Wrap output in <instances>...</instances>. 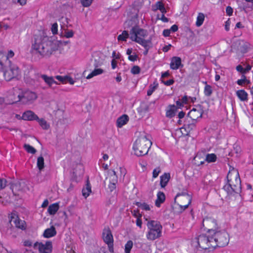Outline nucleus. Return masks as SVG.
Wrapping results in <instances>:
<instances>
[{"mask_svg": "<svg viewBox=\"0 0 253 253\" xmlns=\"http://www.w3.org/2000/svg\"><path fill=\"white\" fill-rule=\"evenodd\" d=\"M91 192V185L88 180H87L85 187L83 188L82 190L83 196L86 198L90 194Z\"/></svg>", "mask_w": 253, "mask_h": 253, "instance_id": "obj_28", "label": "nucleus"}, {"mask_svg": "<svg viewBox=\"0 0 253 253\" xmlns=\"http://www.w3.org/2000/svg\"><path fill=\"white\" fill-rule=\"evenodd\" d=\"M19 74V71L18 67L15 65L10 64L4 72V77L6 81H9L17 77Z\"/></svg>", "mask_w": 253, "mask_h": 253, "instance_id": "obj_10", "label": "nucleus"}, {"mask_svg": "<svg viewBox=\"0 0 253 253\" xmlns=\"http://www.w3.org/2000/svg\"><path fill=\"white\" fill-rule=\"evenodd\" d=\"M37 167L40 171L42 170L44 168V159L42 156L38 158L37 159Z\"/></svg>", "mask_w": 253, "mask_h": 253, "instance_id": "obj_33", "label": "nucleus"}, {"mask_svg": "<svg viewBox=\"0 0 253 253\" xmlns=\"http://www.w3.org/2000/svg\"><path fill=\"white\" fill-rule=\"evenodd\" d=\"M63 34L64 37H66V38H70L73 37L74 32L72 30H65Z\"/></svg>", "mask_w": 253, "mask_h": 253, "instance_id": "obj_44", "label": "nucleus"}, {"mask_svg": "<svg viewBox=\"0 0 253 253\" xmlns=\"http://www.w3.org/2000/svg\"><path fill=\"white\" fill-rule=\"evenodd\" d=\"M243 77H244V79H243L239 80L237 81V84L239 85H242L243 83H244L246 82H247L248 83H249V81H248L247 80H246L245 76H243Z\"/></svg>", "mask_w": 253, "mask_h": 253, "instance_id": "obj_54", "label": "nucleus"}, {"mask_svg": "<svg viewBox=\"0 0 253 253\" xmlns=\"http://www.w3.org/2000/svg\"><path fill=\"white\" fill-rule=\"evenodd\" d=\"M132 215L137 218H140L141 217V214L140 213L138 210H133L132 211Z\"/></svg>", "mask_w": 253, "mask_h": 253, "instance_id": "obj_51", "label": "nucleus"}, {"mask_svg": "<svg viewBox=\"0 0 253 253\" xmlns=\"http://www.w3.org/2000/svg\"><path fill=\"white\" fill-rule=\"evenodd\" d=\"M110 184L109 185V188L111 191H112L116 188V184L118 182V177L116 175V172L112 170V173L109 177Z\"/></svg>", "mask_w": 253, "mask_h": 253, "instance_id": "obj_15", "label": "nucleus"}, {"mask_svg": "<svg viewBox=\"0 0 253 253\" xmlns=\"http://www.w3.org/2000/svg\"><path fill=\"white\" fill-rule=\"evenodd\" d=\"M14 90L15 93L18 94L17 100L14 101L15 103L20 102L23 104H30L37 98L36 93L32 91H22L19 88H16Z\"/></svg>", "mask_w": 253, "mask_h": 253, "instance_id": "obj_6", "label": "nucleus"}, {"mask_svg": "<svg viewBox=\"0 0 253 253\" xmlns=\"http://www.w3.org/2000/svg\"><path fill=\"white\" fill-rule=\"evenodd\" d=\"M133 246V242L131 240H129L127 242L126 244L125 245V253H130L131 249H132Z\"/></svg>", "mask_w": 253, "mask_h": 253, "instance_id": "obj_41", "label": "nucleus"}, {"mask_svg": "<svg viewBox=\"0 0 253 253\" xmlns=\"http://www.w3.org/2000/svg\"><path fill=\"white\" fill-rule=\"evenodd\" d=\"M140 69L137 66H134L131 69V72L133 74H137L140 73Z\"/></svg>", "mask_w": 253, "mask_h": 253, "instance_id": "obj_48", "label": "nucleus"}, {"mask_svg": "<svg viewBox=\"0 0 253 253\" xmlns=\"http://www.w3.org/2000/svg\"><path fill=\"white\" fill-rule=\"evenodd\" d=\"M161 172V169L160 168H157L153 170V178H156L160 172Z\"/></svg>", "mask_w": 253, "mask_h": 253, "instance_id": "obj_49", "label": "nucleus"}, {"mask_svg": "<svg viewBox=\"0 0 253 253\" xmlns=\"http://www.w3.org/2000/svg\"><path fill=\"white\" fill-rule=\"evenodd\" d=\"M152 145L151 141L145 134H141L136 140L133 147L134 154L137 156L147 154Z\"/></svg>", "mask_w": 253, "mask_h": 253, "instance_id": "obj_3", "label": "nucleus"}, {"mask_svg": "<svg viewBox=\"0 0 253 253\" xmlns=\"http://www.w3.org/2000/svg\"><path fill=\"white\" fill-rule=\"evenodd\" d=\"M40 74L36 72H30L24 76L26 82L32 85L39 82Z\"/></svg>", "mask_w": 253, "mask_h": 253, "instance_id": "obj_13", "label": "nucleus"}, {"mask_svg": "<svg viewBox=\"0 0 253 253\" xmlns=\"http://www.w3.org/2000/svg\"><path fill=\"white\" fill-rule=\"evenodd\" d=\"M104 241L109 244L113 243V238L111 231L109 229L104 230L103 232Z\"/></svg>", "mask_w": 253, "mask_h": 253, "instance_id": "obj_18", "label": "nucleus"}, {"mask_svg": "<svg viewBox=\"0 0 253 253\" xmlns=\"http://www.w3.org/2000/svg\"><path fill=\"white\" fill-rule=\"evenodd\" d=\"M104 72V70L101 68H94V69L86 77V79H90L92 78L102 74Z\"/></svg>", "mask_w": 253, "mask_h": 253, "instance_id": "obj_24", "label": "nucleus"}, {"mask_svg": "<svg viewBox=\"0 0 253 253\" xmlns=\"http://www.w3.org/2000/svg\"><path fill=\"white\" fill-rule=\"evenodd\" d=\"M59 208L58 203H54L50 205L48 208V212L51 215H54L57 211Z\"/></svg>", "mask_w": 253, "mask_h": 253, "instance_id": "obj_29", "label": "nucleus"}, {"mask_svg": "<svg viewBox=\"0 0 253 253\" xmlns=\"http://www.w3.org/2000/svg\"><path fill=\"white\" fill-rule=\"evenodd\" d=\"M145 220L147 221V226L148 230L146 235L147 239L153 241L160 238L163 228L160 222L157 220H148L147 218Z\"/></svg>", "mask_w": 253, "mask_h": 253, "instance_id": "obj_4", "label": "nucleus"}, {"mask_svg": "<svg viewBox=\"0 0 253 253\" xmlns=\"http://www.w3.org/2000/svg\"><path fill=\"white\" fill-rule=\"evenodd\" d=\"M93 0H81V3L84 7H88L91 5Z\"/></svg>", "mask_w": 253, "mask_h": 253, "instance_id": "obj_45", "label": "nucleus"}, {"mask_svg": "<svg viewBox=\"0 0 253 253\" xmlns=\"http://www.w3.org/2000/svg\"><path fill=\"white\" fill-rule=\"evenodd\" d=\"M212 234L201 235L197 239V242L200 248L206 250L210 248H214L217 247L215 241H213Z\"/></svg>", "mask_w": 253, "mask_h": 253, "instance_id": "obj_7", "label": "nucleus"}, {"mask_svg": "<svg viewBox=\"0 0 253 253\" xmlns=\"http://www.w3.org/2000/svg\"><path fill=\"white\" fill-rule=\"evenodd\" d=\"M68 76H55V78L58 80L59 81L62 82L64 84L67 83V79Z\"/></svg>", "mask_w": 253, "mask_h": 253, "instance_id": "obj_46", "label": "nucleus"}, {"mask_svg": "<svg viewBox=\"0 0 253 253\" xmlns=\"http://www.w3.org/2000/svg\"><path fill=\"white\" fill-rule=\"evenodd\" d=\"M196 123V121L193 122V121H191V122H190L188 119H187L184 126L188 132H190L191 130L195 127Z\"/></svg>", "mask_w": 253, "mask_h": 253, "instance_id": "obj_27", "label": "nucleus"}, {"mask_svg": "<svg viewBox=\"0 0 253 253\" xmlns=\"http://www.w3.org/2000/svg\"><path fill=\"white\" fill-rule=\"evenodd\" d=\"M171 45L170 44H169V45H166L163 48V51L164 52H167L168 51H169L170 49V48L171 47Z\"/></svg>", "mask_w": 253, "mask_h": 253, "instance_id": "obj_60", "label": "nucleus"}, {"mask_svg": "<svg viewBox=\"0 0 253 253\" xmlns=\"http://www.w3.org/2000/svg\"><path fill=\"white\" fill-rule=\"evenodd\" d=\"M109 248V251L111 253H114V249H113V243L107 244Z\"/></svg>", "mask_w": 253, "mask_h": 253, "instance_id": "obj_61", "label": "nucleus"}, {"mask_svg": "<svg viewBox=\"0 0 253 253\" xmlns=\"http://www.w3.org/2000/svg\"><path fill=\"white\" fill-rule=\"evenodd\" d=\"M226 11L228 15L231 16L233 13V9L231 7L228 6L226 7Z\"/></svg>", "mask_w": 253, "mask_h": 253, "instance_id": "obj_53", "label": "nucleus"}, {"mask_svg": "<svg viewBox=\"0 0 253 253\" xmlns=\"http://www.w3.org/2000/svg\"><path fill=\"white\" fill-rule=\"evenodd\" d=\"M137 57V56L136 55H130L128 56V59L130 61H134L136 60Z\"/></svg>", "mask_w": 253, "mask_h": 253, "instance_id": "obj_59", "label": "nucleus"}, {"mask_svg": "<svg viewBox=\"0 0 253 253\" xmlns=\"http://www.w3.org/2000/svg\"><path fill=\"white\" fill-rule=\"evenodd\" d=\"M206 160L208 163L214 162L216 160V156L214 154H209L206 156Z\"/></svg>", "mask_w": 253, "mask_h": 253, "instance_id": "obj_39", "label": "nucleus"}, {"mask_svg": "<svg viewBox=\"0 0 253 253\" xmlns=\"http://www.w3.org/2000/svg\"><path fill=\"white\" fill-rule=\"evenodd\" d=\"M170 178V174L165 173L160 177V185L162 188H164L168 184Z\"/></svg>", "mask_w": 253, "mask_h": 253, "instance_id": "obj_23", "label": "nucleus"}, {"mask_svg": "<svg viewBox=\"0 0 253 253\" xmlns=\"http://www.w3.org/2000/svg\"><path fill=\"white\" fill-rule=\"evenodd\" d=\"M237 95L238 97L242 101H245L247 99L248 94L244 90H240L237 91Z\"/></svg>", "mask_w": 253, "mask_h": 253, "instance_id": "obj_32", "label": "nucleus"}, {"mask_svg": "<svg viewBox=\"0 0 253 253\" xmlns=\"http://www.w3.org/2000/svg\"><path fill=\"white\" fill-rule=\"evenodd\" d=\"M57 49L56 43L49 40L47 36L36 35L32 45V52L41 57H47L51 55Z\"/></svg>", "mask_w": 253, "mask_h": 253, "instance_id": "obj_1", "label": "nucleus"}, {"mask_svg": "<svg viewBox=\"0 0 253 253\" xmlns=\"http://www.w3.org/2000/svg\"><path fill=\"white\" fill-rule=\"evenodd\" d=\"M156 9H159L162 13L164 14L166 13V9L165 8L163 3L161 1H158L156 3Z\"/></svg>", "mask_w": 253, "mask_h": 253, "instance_id": "obj_38", "label": "nucleus"}, {"mask_svg": "<svg viewBox=\"0 0 253 253\" xmlns=\"http://www.w3.org/2000/svg\"><path fill=\"white\" fill-rule=\"evenodd\" d=\"M56 231L55 228L53 226H51L50 228L46 229L43 233V236L44 238H49L55 236Z\"/></svg>", "mask_w": 253, "mask_h": 253, "instance_id": "obj_20", "label": "nucleus"}, {"mask_svg": "<svg viewBox=\"0 0 253 253\" xmlns=\"http://www.w3.org/2000/svg\"><path fill=\"white\" fill-rule=\"evenodd\" d=\"M6 185V181L4 179H0V190L3 189Z\"/></svg>", "mask_w": 253, "mask_h": 253, "instance_id": "obj_50", "label": "nucleus"}, {"mask_svg": "<svg viewBox=\"0 0 253 253\" xmlns=\"http://www.w3.org/2000/svg\"><path fill=\"white\" fill-rule=\"evenodd\" d=\"M67 82L71 84H73L75 83V81L71 77L68 76L67 79Z\"/></svg>", "mask_w": 253, "mask_h": 253, "instance_id": "obj_62", "label": "nucleus"}, {"mask_svg": "<svg viewBox=\"0 0 253 253\" xmlns=\"http://www.w3.org/2000/svg\"><path fill=\"white\" fill-rule=\"evenodd\" d=\"M129 35V38L132 41L141 44L145 48L149 46L150 41L144 39L147 36V32L146 30L137 27H133L130 31Z\"/></svg>", "mask_w": 253, "mask_h": 253, "instance_id": "obj_5", "label": "nucleus"}, {"mask_svg": "<svg viewBox=\"0 0 253 253\" xmlns=\"http://www.w3.org/2000/svg\"><path fill=\"white\" fill-rule=\"evenodd\" d=\"M77 168L78 169H74L73 170V174L76 177L80 176L83 174V166L81 164L77 165Z\"/></svg>", "mask_w": 253, "mask_h": 253, "instance_id": "obj_31", "label": "nucleus"}, {"mask_svg": "<svg viewBox=\"0 0 253 253\" xmlns=\"http://www.w3.org/2000/svg\"><path fill=\"white\" fill-rule=\"evenodd\" d=\"M24 147L27 152L31 154H35L36 152V150L32 146L29 144H25Z\"/></svg>", "mask_w": 253, "mask_h": 253, "instance_id": "obj_42", "label": "nucleus"}, {"mask_svg": "<svg viewBox=\"0 0 253 253\" xmlns=\"http://www.w3.org/2000/svg\"><path fill=\"white\" fill-rule=\"evenodd\" d=\"M14 52L12 50H10L8 52L7 58H11L14 56Z\"/></svg>", "mask_w": 253, "mask_h": 253, "instance_id": "obj_64", "label": "nucleus"}, {"mask_svg": "<svg viewBox=\"0 0 253 253\" xmlns=\"http://www.w3.org/2000/svg\"><path fill=\"white\" fill-rule=\"evenodd\" d=\"M236 70L241 73L245 74L244 68H243L240 65H239L236 67Z\"/></svg>", "mask_w": 253, "mask_h": 253, "instance_id": "obj_55", "label": "nucleus"}, {"mask_svg": "<svg viewBox=\"0 0 253 253\" xmlns=\"http://www.w3.org/2000/svg\"><path fill=\"white\" fill-rule=\"evenodd\" d=\"M10 222H13L15 226L21 229H25V221L19 219L17 217H13L10 220Z\"/></svg>", "mask_w": 253, "mask_h": 253, "instance_id": "obj_22", "label": "nucleus"}, {"mask_svg": "<svg viewBox=\"0 0 253 253\" xmlns=\"http://www.w3.org/2000/svg\"><path fill=\"white\" fill-rule=\"evenodd\" d=\"M34 248L38 249L40 253H51L52 252V242L47 241L45 244L37 242L34 244Z\"/></svg>", "mask_w": 253, "mask_h": 253, "instance_id": "obj_12", "label": "nucleus"}, {"mask_svg": "<svg viewBox=\"0 0 253 253\" xmlns=\"http://www.w3.org/2000/svg\"><path fill=\"white\" fill-rule=\"evenodd\" d=\"M158 84L155 82L153 84H151L149 86V89L147 91V95L150 96L152 95L155 90L158 87Z\"/></svg>", "mask_w": 253, "mask_h": 253, "instance_id": "obj_34", "label": "nucleus"}, {"mask_svg": "<svg viewBox=\"0 0 253 253\" xmlns=\"http://www.w3.org/2000/svg\"><path fill=\"white\" fill-rule=\"evenodd\" d=\"M228 183L224 186V189L228 195L240 193L241 191V180L237 169L232 168L227 174Z\"/></svg>", "mask_w": 253, "mask_h": 253, "instance_id": "obj_2", "label": "nucleus"}, {"mask_svg": "<svg viewBox=\"0 0 253 253\" xmlns=\"http://www.w3.org/2000/svg\"><path fill=\"white\" fill-rule=\"evenodd\" d=\"M175 202L178 204L183 210H185L191 202V196L186 192H183L181 194H177L175 198Z\"/></svg>", "mask_w": 253, "mask_h": 253, "instance_id": "obj_9", "label": "nucleus"}, {"mask_svg": "<svg viewBox=\"0 0 253 253\" xmlns=\"http://www.w3.org/2000/svg\"><path fill=\"white\" fill-rule=\"evenodd\" d=\"M157 197V198L155 201V205L157 207H160L161 204L164 203L165 201V195L163 192L160 191L158 193Z\"/></svg>", "mask_w": 253, "mask_h": 253, "instance_id": "obj_25", "label": "nucleus"}, {"mask_svg": "<svg viewBox=\"0 0 253 253\" xmlns=\"http://www.w3.org/2000/svg\"><path fill=\"white\" fill-rule=\"evenodd\" d=\"M213 241L217 244V247H222L227 245L229 242V237L225 231H216L212 233Z\"/></svg>", "mask_w": 253, "mask_h": 253, "instance_id": "obj_8", "label": "nucleus"}, {"mask_svg": "<svg viewBox=\"0 0 253 253\" xmlns=\"http://www.w3.org/2000/svg\"><path fill=\"white\" fill-rule=\"evenodd\" d=\"M22 119L24 120L33 121L39 120V117L32 111H27L23 114Z\"/></svg>", "mask_w": 253, "mask_h": 253, "instance_id": "obj_17", "label": "nucleus"}, {"mask_svg": "<svg viewBox=\"0 0 253 253\" xmlns=\"http://www.w3.org/2000/svg\"><path fill=\"white\" fill-rule=\"evenodd\" d=\"M181 65V60L179 57H173L171 58L170 67L171 69L177 70Z\"/></svg>", "mask_w": 253, "mask_h": 253, "instance_id": "obj_19", "label": "nucleus"}, {"mask_svg": "<svg viewBox=\"0 0 253 253\" xmlns=\"http://www.w3.org/2000/svg\"><path fill=\"white\" fill-rule=\"evenodd\" d=\"M230 23H231V22H230L229 19H228V20H227L225 22V29L226 31H229V26L230 25Z\"/></svg>", "mask_w": 253, "mask_h": 253, "instance_id": "obj_56", "label": "nucleus"}, {"mask_svg": "<svg viewBox=\"0 0 253 253\" xmlns=\"http://www.w3.org/2000/svg\"><path fill=\"white\" fill-rule=\"evenodd\" d=\"M36 120L38 121L40 125L43 129H47L49 127V125L44 119L39 118V120Z\"/></svg>", "mask_w": 253, "mask_h": 253, "instance_id": "obj_36", "label": "nucleus"}, {"mask_svg": "<svg viewBox=\"0 0 253 253\" xmlns=\"http://www.w3.org/2000/svg\"><path fill=\"white\" fill-rule=\"evenodd\" d=\"M170 31H172L173 32H175L178 30V26L176 25H172L170 29Z\"/></svg>", "mask_w": 253, "mask_h": 253, "instance_id": "obj_63", "label": "nucleus"}, {"mask_svg": "<svg viewBox=\"0 0 253 253\" xmlns=\"http://www.w3.org/2000/svg\"><path fill=\"white\" fill-rule=\"evenodd\" d=\"M162 82L163 83H164V84H165L167 86L170 85L174 83V81L172 79H170V80H169L167 81H164L163 80H162Z\"/></svg>", "mask_w": 253, "mask_h": 253, "instance_id": "obj_52", "label": "nucleus"}, {"mask_svg": "<svg viewBox=\"0 0 253 253\" xmlns=\"http://www.w3.org/2000/svg\"><path fill=\"white\" fill-rule=\"evenodd\" d=\"M130 35L126 31H124L122 34L120 35L118 37V40L119 41H126V39L129 37Z\"/></svg>", "mask_w": 253, "mask_h": 253, "instance_id": "obj_35", "label": "nucleus"}, {"mask_svg": "<svg viewBox=\"0 0 253 253\" xmlns=\"http://www.w3.org/2000/svg\"><path fill=\"white\" fill-rule=\"evenodd\" d=\"M202 111L200 108H193L188 113V116L190 119L193 122H195L198 118L202 116Z\"/></svg>", "mask_w": 253, "mask_h": 253, "instance_id": "obj_14", "label": "nucleus"}, {"mask_svg": "<svg viewBox=\"0 0 253 253\" xmlns=\"http://www.w3.org/2000/svg\"><path fill=\"white\" fill-rule=\"evenodd\" d=\"M177 110V107L175 105H171L169 106V110L167 111L166 116L169 118H172L174 116L175 112Z\"/></svg>", "mask_w": 253, "mask_h": 253, "instance_id": "obj_30", "label": "nucleus"}, {"mask_svg": "<svg viewBox=\"0 0 253 253\" xmlns=\"http://www.w3.org/2000/svg\"><path fill=\"white\" fill-rule=\"evenodd\" d=\"M91 62L94 68H97L103 65V59L101 58L98 53H95L92 55Z\"/></svg>", "mask_w": 253, "mask_h": 253, "instance_id": "obj_16", "label": "nucleus"}, {"mask_svg": "<svg viewBox=\"0 0 253 253\" xmlns=\"http://www.w3.org/2000/svg\"><path fill=\"white\" fill-rule=\"evenodd\" d=\"M136 224L137 226H138L140 228H141L142 222L140 218H137L136 221Z\"/></svg>", "mask_w": 253, "mask_h": 253, "instance_id": "obj_57", "label": "nucleus"}, {"mask_svg": "<svg viewBox=\"0 0 253 253\" xmlns=\"http://www.w3.org/2000/svg\"><path fill=\"white\" fill-rule=\"evenodd\" d=\"M128 121V117L126 115H123L117 120V125L119 127H122Z\"/></svg>", "mask_w": 253, "mask_h": 253, "instance_id": "obj_26", "label": "nucleus"}, {"mask_svg": "<svg viewBox=\"0 0 253 253\" xmlns=\"http://www.w3.org/2000/svg\"><path fill=\"white\" fill-rule=\"evenodd\" d=\"M205 18V16L203 13H199L197 18L196 21V25L198 27L201 26L204 22Z\"/></svg>", "mask_w": 253, "mask_h": 253, "instance_id": "obj_37", "label": "nucleus"}, {"mask_svg": "<svg viewBox=\"0 0 253 253\" xmlns=\"http://www.w3.org/2000/svg\"><path fill=\"white\" fill-rule=\"evenodd\" d=\"M204 93L205 95L210 96L212 93L211 87L210 85L207 84L204 89Z\"/></svg>", "mask_w": 253, "mask_h": 253, "instance_id": "obj_43", "label": "nucleus"}, {"mask_svg": "<svg viewBox=\"0 0 253 253\" xmlns=\"http://www.w3.org/2000/svg\"><path fill=\"white\" fill-rule=\"evenodd\" d=\"M170 33V30L169 29H165L163 31V35L165 37H168L169 36Z\"/></svg>", "mask_w": 253, "mask_h": 253, "instance_id": "obj_58", "label": "nucleus"}, {"mask_svg": "<svg viewBox=\"0 0 253 253\" xmlns=\"http://www.w3.org/2000/svg\"><path fill=\"white\" fill-rule=\"evenodd\" d=\"M51 30L53 35L56 34L58 32V25L56 23H54L52 25Z\"/></svg>", "mask_w": 253, "mask_h": 253, "instance_id": "obj_47", "label": "nucleus"}, {"mask_svg": "<svg viewBox=\"0 0 253 253\" xmlns=\"http://www.w3.org/2000/svg\"><path fill=\"white\" fill-rule=\"evenodd\" d=\"M203 226L208 231V234H212L217 229L216 221L211 217H206L203 220Z\"/></svg>", "mask_w": 253, "mask_h": 253, "instance_id": "obj_11", "label": "nucleus"}, {"mask_svg": "<svg viewBox=\"0 0 253 253\" xmlns=\"http://www.w3.org/2000/svg\"><path fill=\"white\" fill-rule=\"evenodd\" d=\"M40 78H42L49 86H51L53 84H57L53 77L40 74Z\"/></svg>", "mask_w": 253, "mask_h": 253, "instance_id": "obj_21", "label": "nucleus"}, {"mask_svg": "<svg viewBox=\"0 0 253 253\" xmlns=\"http://www.w3.org/2000/svg\"><path fill=\"white\" fill-rule=\"evenodd\" d=\"M136 205L142 210H145V211H149L150 210V207L149 205L145 203H140L137 202L136 203Z\"/></svg>", "mask_w": 253, "mask_h": 253, "instance_id": "obj_40", "label": "nucleus"}]
</instances>
